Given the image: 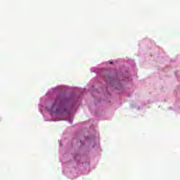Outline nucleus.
Returning a JSON list of instances; mask_svg holds the SVG:
<instances>
[{"mask_svg":"<svg viewBox=\"0 0 180 180\" xmlns=\"http://www.w3.org/2000/svg\"><path fill=\"white\" fill-rule=\"evenodd\" d=\"M63 100L61 97L56 98L51 107V110H53V112L58 113V112H60V109L63 108Z\"/></svg>","mask_w":180,"mask_h":180,"instance_id":"f257e3e1","label":"nucleus"}]
</instances>
